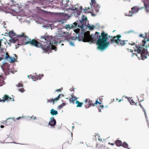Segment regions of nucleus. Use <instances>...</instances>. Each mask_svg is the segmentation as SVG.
Returning a JSON list of instances; mask_svg holds the SVG:
<instances>
[{
    "label": "nucleus",
    "instance_id": "obj_1",
    "mask_svg": "<svg viewBox=\"0 0 149 149\" xmlns=\"http://www.w3.org/2000/svg\"><path fill=\"white\" fill-rule=\"evenodd\" d=\"M72 28L75 29L73 30L76 34L75 37H73L71 38V39L72 40H75L78 38L79 40L90 43L97 40L96 43L98 46V49L102 51L107 49L109 45L108 36L103 31L101 33V36H99L100 33L97 32L95 34L90 35L89 31L83 33V31H81L80 28L77 27L76 28L75 27L71 28L70 30Z\"/></svg>",
    "mask_w": 149,
    "mask_h": 149
},
{
    "label": "nucleus",
    "instance_id": "obj_2",
    "mask_svg": "<svg viewBox=\"0 0 149 149\" xmlns=\"http://www.w3.org/2000/svg\"><path fill=\"white\" fill-rule=\"evenodd\" d=\"M65 26L61 28V32L58 33L56 36H54V37H52L51 36H49L47 35H45L44 36H41L40 39L41 41L43 42L45 44H42L41 43L40 48L44 51L45 52L48 53L51 52L52 50H55L56 51V47L53 45L54 44L56 45H57L58 43H59L62 41V38L64 37L65 39H66L68 41L70 45L72 46H74V42L72 41H70L67 38L66 36L69 33L66 31H69L67 29L63 30V28Z\"/></svg>",
    "mask_w": 149,
    "mask_h": 149
},
{
    "label": "nucleus",
    "instance_id": "obj_3",
    "mask_svg": "<svg viewBox=\"0 0 149 149\" xmlns=\"http://www.w3.org/2000/svg\"><path fill=\"white\" fill-rule=\"evenodd\" d=\"M15 36V34L13 31H12L9 32V36L12 38L10 42L13 43L17 42L18 45H26L29 43L31 45L38 47H40L41 46V43L38 42L35 40H33L30 41L29 40V38L26 36L24 35V33L21 35H18L16 37L17 39H15L13 37Z\"/></svg>",
    "mask_w": 149,
    "mask_h": 149
},
{
    "label": "nucleus",
    "instance_id": "obj_4",
    "mask_svg": "<svg viewBox=\"0 0 149 149\" xmlns=\"http://www.w3.org/2000/svg\"><path fill=\"white\" fill-rule=\"evenodd\" d=\"M75 27V28L77 27L79 28L81 31H83V33L85 29L87 28L89 29V30H92L94 29L95 26L93 25H90L89 24L88 21L87 20L86 17L82 15V17L81 20L77 21L72 24L70 25H66L65 27L62 29L63 30L67 29L69 30L71 28Z\"/></svg>",
    "mask_w": 149,
    "mask_h": 149
},
{
    "label": "nucleus",
    "instance_id": "obj_5",
    "mask_svg": "<svg viewBox=\"0 0 149 149\" xmlns=\"http://www.w3.org/2000/svg\"><path fill=\"white\" fill-rule=\"evenodd\" d=\"M134 51L135 52L137 51L138 54L137 55L136 53H132V57L134 56V55H136L138 56V55H139L141 56V59L142 60H144L147 58V56L148 54V52L146 49H143L142 47L141 46V45H140L138 47L136 45Z\"/></svg>",
    "mask_w": 149,
    "mask_h": 149
},
{
    "label": "nucleus",
    "instance_id": "obj_6",
    "mask_svg": "<svg viewBox=\"0 0 149 149\" xmlns=\"http://www.w3.org/2000/svg\"><path fill=\"white\" fill-rule=\"evenodd\" d=\"M121 37V36L119 35L113 37L112 39H111V43L115 42L119 46H122L124 45L126 43V42L127 41L121 40L120 39Z\"/></svg>",
    "mask_w": 149,
    "mask_h": 149
},
{
    "label": "nucleus",
    "instance_id": "obj_7",
    "mask_svg": "<svg viewBox=\"0 0 149 149\" xmlns=\"http://www.w3.org/2000/svg\"><path fill=\"white\" fill-rule=\"evenodd\" d=\"M91 10L93 12H98L99 11L100 6L96 4L95 0H91V3H90Z\"/></svg>",
    "mask_w": 149,
    "mask_h": 149
},
{
    "label": "nucleus",
    "instance_id": "obj_8",
    "mask_svg": "<svg viewBox=\"0 0 149 149\" xmlns=\"http://www.w3.org/2000/svg\"><path fill=\"white\" fill-rule=\"evenodd\" d=\"M143 7H139L137 6H134L132 8L131 11H130L129 16H132V14L134 13H136L138 12V11L140 10H141L143 8Z\"/></svg>",
    "mask_w": 149,
    "mask_h": 149
},
{
    "label": "nucleus",
    "instance_id": "obj_9",
    "mask_svg": "<svg viewBox=\"0 0 149 149\" xmlns=\"http://www.w3.org/2000/svg\"><path fill=\"white\" fill-rule=\"evenodd\" d=\"M27 17L26 16L24 15H22L20 14L18 15L17 17V18L18 19L19 21L21 23L25 22H26V23H29V22L26 21V19Z\"/></svg>",
    "mask_w": 149,
    "mask_h": 149
},
{
    "label": "nucleus",
    "instance_id": "obj_10",
    "mask_svg": "<svg viewBox=\"0 0 149 149\" xmlns=\"http://www.w3.org/2000/svg\"><path fill=\"white\" fill-rule=\"evenodd\" d=\"M144 3L146 12L149 13V1L148 0H142Z\"/></svg>",
    "mask_w": 149,
    "mask_h": 149
},
{
    "label": "nucleus",
    "instance_id": "obj_11",
    "mask_svg": "<svg viewBox=\"0 0 149 149\" xmlns=\"http://www.w3.org/2000/svg\"><path fill=\"white\" fill-rule=\"evenodd\" d=\"M48 125L51 126H54L56 124V121L53 117H51L50 119Z\"/></svg>",
    "mask_w": 149,
    "mask_h": 149
},
{
    "label": "nucleus",
    "instance_id": "obj_12",
    "mask_svg": "<svg viewBox=\"0 0 149 149\" xmlns=\"http://www.w3.org/2000/svg\"><path fill=\"white\" fill-rule=\"evenodd\" d=\"M4 50L3 48L0 49V61L4 59V57L6 55V53L3 52Z\"/></svg>",
    "mask_w": 149,
    "mask_h": 149
},
{
    "label": "nucleus",
    "instance_id": "obj_13",
    "mask_svg": "<svg viewBox=\"0 0 149 149\" xmlns=\"http://www.w3.org/2000/svg\"><path fill=\"white\" fill-rule=\"evenodd\" d=\"M3 100H0V102H4L5 101H14V99L13 98L9 97L8 95H5L3 97Z\"/></svg>",
    "mask_w": 149,
    "mask_h": 149
},
{
    "label": "nucleus",
    "instance_id": "obj_14",
    "mask_svg": "<svg viewBox=\"0 0 149 149\" xmlns=\"http://www.w3.org/2000/svg\"><path fill=\"white\" fill-rule=\"evenodd\" d=\"M16 86L18 87H22V88H18V90L19 91L21 92L22 93H23L24 91V88H22L23 85L22 84L19 83L17 84L16 85Z\"/></svg>",
    "mask_w": 149,
    "mask_h": 149
},
{
    "label": "nucleus",
    "instance_id": "obj_15",
    "mask_svg": "<svg viewBox=\"0 0 149 149\" xmlns=\"http://www.w3.org/2000/svg\"><path fill=\"white\" fill-rule=\"evenodd\" d=\"M143 35L142 34H140L139 36L140 37H142L143 38H144V39L141 42L142 43H141V46L142 47L144 46H145V44L146 43V41L145 40V38H144L143 36Z\"/></svg>",
    "mask_w": 149,
    "mask_h": 149
},
{
    "label": "nucleus",
    "instance_id": "obj_16",
    "mask_svg": "<svg viewBox=\"0 0 149 149\" xmlns=\"http://www.w3.org/2000/svg\"><path fill=\"white\" fill-rule=\"evenodd\" d=\"M50 113L53 116L56 115L58 114L57 111L54 110V109H52L50 110Z\"/></svg>",
    "mask_w": 149,
    "mask_h": 149
},
{
    "label": "nucleus",
    "instance_id": "obj_17",
    "mask_svg": "<svg viewBox=\"0 0 149 149\" xmlns=\"http://www.w3.org/2000/svg\"><path fill=\"white\" fill-rule=\"evenodd\" d=\"M43 76V74H42V75L39 74V77H38V78H36V77H35L34 76H32V79L34 81H35L36 79L37 80H38L39 79L40 80L41 79V77H40V76H41V77H42Z\"/></svg>",
    "mask_w": 149,
    "mask_h": 149
},
{
    "label": "nucleus",
    "instance_id": "obj_18",
    "mask_svg": "<svg viewBox=\"0 0 149 149\" xmlns=\"http://www.w3.org/2000/svg\"><path fill=\"white\" fill-rule=\"evenodd\" d=\"M4 79L2 76H0V86H2L4 84Z\"/></svg>",
    "mask_w": 149,
    "mask_h": 149
},
{
    "label": "nucleus",
    "instance_id": "obj_19",
    "mask_svg": "<svg viewBox=\"0 0 149 149\" xmlns=\"http://www.w3.org/2000/svg\"><path fill=\"white\" fill-rule=\"evenodd\" d=\"M116 145L120 147L122 146V142L120 140H117L116 141Z\"/></svg>",
    "mask_w": 149,
    "mask_h": 149
},
{
    "label": "nucleus",
    "instance_id": "obj_20",
    "mask_svg": "<svg viewBox=\"0 0 149 149\" xmlns=\"http://www.w3.org/2000/svg\"><path fill=\"white\" fill-rule=\"evenodd\" d=\"M74 15L76 17H77L78 15H79L81 12V10H76L74 12Z\"/></svg>",
    "mask_w": 149,
    "mask_h": 149
},
{
    "label": "nucleus",
    "instance_id": "obj_21",
    "mask_svg": "<svg viewBox=\"0 0 149 149\" xmlns=\"http://www.w3.org/2000/svg\"><path fill=\"white\" fill-rule=\"evenodd\" d=\"M76 103L77 104V107H81L82 105L83 104L82 103L80 102L78 100H77L76 101Z\"/></svg>",
    "mask_w": 149,
    "mask_h": 149
},
{
    "label": "nucleus",
    "instance_id": "obj_22",
    "mask_svg": "<svg viewBox=\"0 0 149 149\" xmlns=\"http://www.w3.org/2000/svg\"><path fill=\"white\" fill-rule=\"evenodd\" d=\"M92 100H88V103L89 104H88V106L87 108H88L89 107V106H91V105L92 106H95V104L92 103Z\"/></svg>",
    "mask_w": 149,
    "mask_h": 149
},
{
    "label": "nucleus",
    "instance_id": "obj_23",
    "mask_svg": "<svg viewBox=\"0 0 149 149\" xmlns=\"http://www.w3.org/2000/svg\"><path fill=\"white\" fill-rule=\"evenodd\" d=\"M139 105H140V106L141 107V108L142 109L143 111H144V114L146 118V119H147V116H146L147 114H146V113L145 110L144 108L142 106L141 104L140 103V104ZM147 121H148L147 120Z\"/></svg>",
    "mask_w": 149,
    "mask_h": 149
},
{
    "label": "nucleus",
    "instance_id": "obj_24",
    "mask_svg": "<svg viewBox=\"0 0 149 149\" xmlns=\"http://www.w3.org/2000/svg\"><path fill=\"white\" fill-rule=\"evenodd\" d=\"M61 95L63 96V95H62L61 94H60L58 95V96L57 97H56L54 99H53V104H54V102L55 101L58 100L60 98V96Z\"/></svg>",
    "mask_w": 149,
    "mask_h": 149
},
{
    "label": "nucleus",
    "instance_id": "obj_25",
    "mask_svg": "<svg viewBox=\"0 0 149 149\" xmlns=\"http://www.w3.org/2000/svg\"><path fill=\"white\" fill-rule=\"evenodd\" d=\"M10 1L12 3V4L10 5V6L12 7L15 6L16 5H17L15 1H14V0H10Z\"/></svg>",
    "mask_w": 149,
    "mask_h": 149
},
{
    "label": "nucleus",
    "instance_id": "obj_26",
    "mask_svg": "<svg viewBox=\"0 0 149 149\" xmlns=\"http://www.w3.org/2000/svg\"><path fill=\"white\" fill-rule=\"evenodd\" d=\"M77 9V8L75 7V6H72L71 8H68V9H67L68 10H72V11H74L75 10H76Z\"/></svg>",
    "mask_w": 149,
    "mask_h": 149
},
{
    "label": "nucleus",
    "instance_id": "obj_27",
    "mask_svg": "<svg viewBox=\"0 0 149 149\" xmlns=\"http://www.w3.org/2000/svg\"><path fill=\"white\" fill-rule=\"evenodd\" d=\"M66 104V103H63L61 104L60 105L58 106V108L59 109H62L64 106H65Z\"/></svg>",
    "mask_w": 149,
    "mask_h": 149
},
{
    "label": "nucleus",
    "instance_id": "obj_28",
    "mask_svg": "<svg viewBox=\"0 0 149 149\" xmlns=\"http://www.w3.org/2000/svg\"><path fill=\"white\" fill-rule=\"evenodd\" d=\"M122 146L125 148L129 149V148L128 147V144L125 142L123 143V145H122Z\"/></svg>",
    "mask_w": 149,
    "mask_h": 149
},
{
    "label": "nucleus",
    "instance_id": "obj_29",
    "mask_svg": "<svg viewBox=\"0 0 149 149\" xmlns=\"http://www.w3.org/2000/svg\"><path fill=\"white\" fill-rule=\"evenodd\" d=\"M89 9V7L86 8L85 7V8L83 9L84 12V13H89V12L88 11H87V10Z\"/></svg>",
    "mask_w": 149,
    "mask_h": 149
},
{
    "label": "nucleus",
    "instance_id": "obj_30",
    "mask_svg": "<svg viewBox=\"0 0 149 149\" xmlns=\"http://www.w3.org/2000/svg\"><path fill=\"white\" fill-rule=\"evenodd\" d=\"M10 58L11 63H13L17 61V60L14 58H13L12 57H10Z\"/></svg>",
    "mask_w": 149,
    "mask_h": 149
},
{
    "label": "nucleus",
    "instance_id": "obj_31",
    "mask_svg": "<svg viewBox=\"0 0 149 149\" xmlns=\"http://www.w3.org/2000/svg\"><path fill=\"white\" fill-rule=\"evenodd\" d=\"M23 117H19L18 118H17L16 119V120H18L19 119H21V118H23ZM11 118L12 119H13L14 121H16V119L14 118V117H12V118Z\"/></svg>",
    "mask_w": 149,
    "mask_h": 149
},
{
    "label": "nucleus",
    "instance_id": "obj_32",
    "mask_svg": "<svg viewBox=\"0 0 149 149\" xmlns=\"http://www.w3.org/2000/svg\"><path fill=\"white\" fill-rule=\"evenodd\" d=\"M72 100L73 101L76 100L77 99L76 97L74 96L73 94L72 95Z\"/></svg>",
    "mask_w": 149,
    "mask_h": 149
},
{
    "label": "nucleus",
    "instance_id": "obj_33",
    "mask_svg": "<svg viewBox=\"0 0 149 149\" xmlns=\"http://www.w3.org/2000/svg\"><path fill=\"white\" fill-rule=\"evenodd\" d=\"M52 102H53V99H47V103H48L49 102H50V103H51Z\"/></svg>",
    "mask_w": 149,
    "mask_h": 149
},
{
    "label": "nucleus",
    "instance_id": "obj_34",
    "mask_svg": "<svg viewBox=\"0 0 149 149\" xmlns=\"http://www.w3.org/2000/svg\"><path fill=\"white\" fill-rule=\"evenodd\" d=\"M10 57L7 54H6V55H5V59H7L8 58H10Z\"/></svg>",
    "mask_w": 149,
    "mask_h": 149
},
{
    "label": "nucleus",
    "instance_id": "obj_35",
    "mask_svg": "<svg viewBox=\"0 0 149 149\" xmlns=\"http://www.w3.org/2000/svg\"><path fill=\"white\" fill-rule=\"evenodd\" d=\"M97 103L99 104H101V103L100 102L98 101L97 100H96L95 103H94L95 105V104H97Z\"/></svg>",
    "mask_w": 149,
    "mask_h": 149
},
{
    "label": "nucleus",
    "instance_id": "obj_36",
    "mask_svg": "<svg viewBox=\"0 0 149 149\" xmlns=\"http://www.w3.org/2000/svg\"><path fill=\"white\" fill-rule=\"evenodd\" d=\"M130 104H133L134 103V101L132 100H131V101H130Z\"/></svg>",
    "mask_w": 149,
    "mask_h": 149
},
{
    "label": "nucleus",
    "instance_id": "obj_37",
    "mask_svg": "<svg viewBox=\"0 0 149 149\" xmlns=\"http://www.w3.org/2000/svg\"><path fill=\"white\" fill-rule=\"evenodd\" d=\"M62 88H60L56 90V91H57H57L61 92L62 91Z\"/></svg>",
    "mask_w": 149,
    "mask_h": 149
},
{
    "label": "nucleus",
    "instance_id": "obj_38",
    "mask_svg": "<svg viewBox=\"0 0 149 149\" xmlns=\"http://www.w3.org/2000/svg\"><path fill=\"white\" fill-rule=\"evenodd\" d=\"M100 107L101 108H103L104 107V106L103 105H100Z\"/></svg>",
    "mask_w": 149,
    "mask_h": 149
},
{
    "label": "nucleus",
    "instance_id": "obj_39",
    "mask_svg": "<svg viewBox=\"0 0 149 149\" xmlns=\"http://www.w3.org/2000/svg\"><path fill=\"white\" fill-rule=\"evenodd\" d=\"M88 101V99H86L85 100V103H87V102Z\"/></svg>",
    "mask_w": 149,
    "mask_h": 149
},
{
    "label": "nucleus",
    "instance_id": "obj_40",
    "mask_svg": "<svg viewBox=\"0 0 149 149\" xmlns=\"http://www.w3.org/2000/svg\"><path fill=\"white\" fill-rule=\"evenodd\" d=\"M128 52H132L133 51L132 49H130V50H129V51H128Z\"/></svg>",
    "mask_w": 149,
    "mask_h": 149
},
{
    "label": "nucleus",
    "instance_id": "obj_41",
    "mask_svg": "<svg viewBox=\"0 0 149 149\" xmlns=\"http://www.w3.org/2000/svg\"><path fill=\"white\" fill-rule=\"evenodd\" d=\"M80 9L81 10H83V9H82V6H80Z\"/></svg>",
    "mask_w": 149,
    "mask_h": 149
},
{
    "label": "nucleus",
    "instance_id": "obj_42",
    "mask_svg": "<svg viewBox=\"0 0 149 149\" xmlns=\"http://www.w3.org/2000/svg\"><path fill=\"white\" fill-rule=\"evenodd\" d=\"M1 42L0 40V49H1L2 48V47H1Z\"/></svg>",
    "mask_w": 149,
    "mask_h": 149
},
{
    "label": "nucleus",
    "instance_id": "obj_43",
    "mask_svg": "<svg viewBox=\"0 0 149 149\" xmlns=\"http://www.w3.org/2000/svg\"><path fill=\"white\" fill-rule=\"evenodd\" d=\"M98 111L99 112H101V110L100 109H98Z\"/></svg>",
    "mask_w": 149,
    "mask_h": 149
},
{
    "label": "nucleus",
    "instance_id": "obj_44",
    "mask_svg": "<svg viewBox=\"0 0 149 149\" xmlns=\"http://www.w3.org/2000/svg\"><path fill=\"white\" fill-rule=\"evenodd\" d=\"M98 140L100 141H102V139L101 138L100 139V138H99Z\"/></svg>",
    "mask_w": 149,
    "mask_h": 149
},
{
    "label": "nucleus",
    "instance_id": "obj_45",
    "mask_svg": "<svg viewBox=\"0 0 149 149\" xmlns=\"http://www.w3.org/2000/svg\"><path fill=\"white\" fill-rule=\"evenodd\" d=\"M4 127V126L3 125H1V128H3Z\"/></svg>",
    "mask_w": 149,
    "mask_h": 149
},
{
    "label": "nucleus",
    "instance_id": "obj_46",
    "mask_svg": "<svg viewBox=\"0 0 149 149\" xmlns=\"http://www.w3.org/2000/svg\"><path fill=\"white\" fill-rule=\"evenodd\" d=\"M135 44V43H133V44H130V45H134Z\"/></svg>",
    "mask_w": 149,
    "mask_h": 149
},
{
    "label": "nucleus",
    "instance_id": "obj_47",
    "mask_svg": "<svg viewBox=\"0 0 149 149\" xmlns=\"http://www.w3.org/2000/svg\"><path fill=\"white\" fill-rule=\"evenodd\" d=\"M36 117H33V120H35V119H36Z\"/></svg>",
    "mask_w": 149,
    "mask_h": 149
},
{
    "label": "nucleus",
    "instance_id": "obj_48",
    "mask_svg": "<svg viewBox=\"0 0 149 149\" xmlns=\"http://www.w3.org/2000/svg\"><path fill=\"white\" fill-rule=\"evenodd\" d=\"M33 116H31L30 117H29V118H30V119H31L32 118Z\"/></svg>",
    "mask_w": 149,
    "mask_h": 149
},
{
    "label": "nucleus",
    "instance_id": "obj_49",
    "mask_svg": "<svg viewBox=\"0 0 149 149\" xmlns=\"http://www.w3.org/2000/svg\"><path fill=\"white\" fill-rule=\"evenodd\" d=\"M146 47L148 46V47H149V43H148V45H146Z\"/></svg>",
    "mask_w": 149,
    "mask_h": 149
},
{
    "label": "nucleus",
    "instance_id": "obj_50",
    "mask_svg": "<svg viewBox=\"0 0 149 149\" xmlns=\"http://www.w3.org/2000/svg\"><path fill=\"white\" fill-rule=\"evenodd\" d=\"M15 55V57L17 59V56H16V55Z\"/></svg>",
    "mask_w": 149,
    "mask_h": 149
},
{
    "label": "nucleus",
    "instance_id": "obj_51",
    "mask_svg": "<svg viewBox=\"0 0 149 149\" xmlns=\"http://www.w3.org/2000/svg\"><path fill=\"white\" fill-rule=\"evenodd\" d=\"M10 119V118H7L6 119V120H8V119Z\"/></svg>",
    "mask_w": 149,
    "mask_h": 149
},
{
    "label": "nucleus",
    "instance_id": "obj_52",
    "mask_svg": "<svg viewBox=\"0 0 149 149\" xmlns=\"http://www.w3.org/2000/svg\"><path fill=\"white\" fill-rule=\"evenodd\" d=\"M61 45V46H62V45H63V44H62Z\"/></svg>",
    "mask_w": 149,
    "mask_h": 149
},
{
    "label": "nucleus",
    "instance_id": "obj_53",
    "mask_svg": "<svg viewBox=\"0 0 149 149\" xmlns=\"http://www.w3.org/2000/svg\"><path fill=\"white\" fill-rule=\"evenodd\" d=\"M121 100H119V102H120Z\"/></svg>",
    "mask_w": 149,
    "mask_h": 149
},
{
    "label": "nucleus",
    "instance_id": "obj_54",
    "mask_svg": "<svg viewBox=\"0 0 149 149\" xmlns=\"http://www.w3.org/2000/svg\"><path fill=\"white\" fill-rule=\"evenodd\" d=\"M125 98H128V97H125Z\"/></svg>",
    "mask_w": 149,
    "mask_h": 149
},
{
    "label": "nucleus",
    "instance_id": "obj_55",
    "mask_svg": "<svg viewBox=\"0 0 149 149\" xmlns=\"http://www.w3.org/2000/svg\"><path fill=\"white\" fill-rule=\"evenodd\" d=\"M72 128H73L74 127L73 126H72Z\"/></svg>",
    "mask_w": 149,
    "mask_h": 149
},
{
    "label": "nucleus",
    "instance_id": "obj_56",
    "mask_svg": "<svg viewBox=\"0 0 149 149\" xmlns=\"http://www.w3.org/2000/svg\"><path fill=\"white\" fill-rule=\"evenodd\" d=\"M148 40H149V39H147V41H148Z\"/></svg>",
    "mask_w": 149,
    "mask_h": 149
},
{
    "label": "nucleus",
    "instance_id": "obj_57",
    "mask_svg": "<svg viewBox=\"0 0 149 149\" xmlns=\"http://www.w3.org/2000/svg\"><path fill=\"white\" fill-rule=\"evenodd\" d=\"M111 145H113V144H112V143H111Z\"/></svg>",
    "mask_w": 149,
    "mask_h": 149
},
{
    "label": "nucleus",
    "instance_id": "obj_58",
    "mask_svg": "<svg viewBox=\"0 0 149 149\" xmlns=\"http://www.w3.org/2000/svg\"><path fill=\"white\" fill-rule=\"evenodd\" d=\"M28 77H29V76H28Z\"/></svg>",
    "mask_w": 149,
    "mask_h": 149
},
{
    "label": "nucleus",
    "instance_id": "obj_59",
    "mask_svg": "<svg viewBox=\"0 0 149 149\" xmlns=\"http://www.w3.org/2000/svg\"><path fill=\"white\" fill-rule=\"evenodd\" d=\"M71 135H72V133Z\"/></svg>",
    "mask_w": 149,
    "mask_h": 149
},
{
    "label": "nucleus",
    "instance_id": "obj_60",
    "mask_svg": "<svg viewBox=\"0 0 149 149\" xmlns=\"http://www.w3.org/2000/svg\"><path fill=\"white\" fill-rule=\"evenodd\" d=\"M98 137H100V135H99Z\"/></svg>",
    "mask_w": 149,
    "mask_h": 149
},
{
    "label": "nucleus",
    "instance_id": "obj_61",
    "mask_svg": "<svg viewBox=\"0 0 149 149\" xmlns=\"http://www.w3.org/2000/svg\"><path fill=\"white\" fill-rule=\"evenodd\" d=\"M148 55L149 56V54H148Z\"/></svg>",
    "mask_w": 149,
    "mask_h": 149
}]
</instances>
